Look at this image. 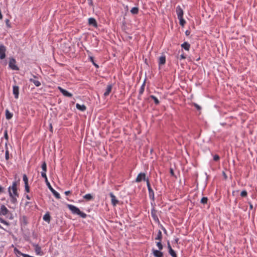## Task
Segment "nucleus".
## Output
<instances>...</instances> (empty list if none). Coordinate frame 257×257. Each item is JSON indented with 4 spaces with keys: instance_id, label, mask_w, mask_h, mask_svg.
<instances>
[{
    "instance_id": "obj_25",
    "label": "nucleus",
    "mask_w": 257,
    "mask_h": 257,
    "mask_svg": "<svg viewBox=\"0 0 257 257\" xmlns=\"http://www.w3.org/2000/svg\"><path fill=\"white\" fill-rule=\"evenodd\" d=\"M145 83H144L143 84V85L141 86V88H140V90H139V95L140 96H141L142 95V94L144 93V90H145Z\"/></svg>"
},
{
    "instance_id": "obj_8",
    "label": "nucleus",
    "mask_w": 257,
    "mask_h": 257,
    "mask_svg": "<svg viewBox=\"0 0 257 257\" xmlns=\"http://www.w3.org/2000/svg\"><path fill=\"white\" fill-rule=\"evenodd\" d=\"M109 195L111 198V204L113 206H115L118 204V200L116 199V197L113 194V193H110Z\"/></svg>"
},
{
    "instance_id": "obj_17",
    "label": "nucleus",
    "mask_w": 257,
    "mask_h": 257,
    "mask_svg": "<svg viewBox=\"0 0 257 257\" xmlns=\"http://www.w3.org/2000/svg\"><path fill=\"white\" fill-rule=\"evenodd\" d=\"M76 107L78 109H79L82 111H84L86 109V107L85 105H84V104L81 105L79 103H77L76 104Z\"/></svg>"
},
{
    "instance_id": "obj_34",
    "label": "nucleus",
    "mask_w": 257,
    "mask_h": 257,
    "mask_svg": "<svg viewBox=\"0 0 257 257\" xmlns=\"http://www.w3.org/2000/svg\"><path fill=\"white\" fill-rule=\"evenodd\" d=\"M157 245L160 250H162L163 249V245L160 241L157 242Z\"/></svg>"
},
{
    "instance_id": "obj_29",
    "label": "nucleus",
    "mask_w": 257,
    "mask_h": 257,
    "mask_svg": "<svg viewBox=\"0 0 257 257\" xmlns=\"http://www.w3.org/2000/svg\"><path fill=\"white\" fill-rule=\"evenodd\" d=\"M150 97L154 100L155 103L156 105H158L159 104L160 101L156 96H155L154 95H151Z\"/></svg>"
},
{
    "instance_id": "obj_50",
    "label": "nucleus",
    "mask_w": 257,
    "mask_h": 257,
    "mask_svg": "<svg viewBox=\"0 0 257 257\" xmlns=\"http://www.w3.org/2000/svg\"><path fill=\"white\" fill-rule=\"evenodd\" d=\"M186 35H189L190 32L188 31H186L185 32Z\"/></svg>"
},
{
    "instance_id": "obj_11",
    "label": "nucleus",
    "mask_w": 257,
    "mask_h": 257,
    "mask_svg": "<svg viewBox=\"0 0 257 257\" xmlns=\"http://www.w3.org/2000/svg\"><path fill=\"white\" fill-rule=\"evenodd\" d=\"M112 89V85L111 84H109L107 85L106 88L105 89V91L104 93V96L106 97L108 96L111 92Z\"/></svg>"
},
{
    "instance_id": "obj_16",
    "label": "nucleus",
    "mask_w": 257,
    "mask_h": 257,
    "mask_svg": "<svg viewBox=\"0 0 257 257\" xmlns=\"http://www.w3.org/2000/svg\"><path fill=\"white\" fill-rule=\"evenodd\" d=\"M151 214H152V216L153 219L155 221V223L158 222L159 218H158L157 215H156V211L154 209L152 210Z\"/></svg>"
},
{
    "instance_id": "obj_18",
    "label": "nucleus",
    "mask_w": 257,
    "mask_h": 257,
    "mask_svg": "<svg viewBox=\"0 0 257 257\" xmlns=\"http://www.w3.org/2000/svg\"><path fill=\"white\" fill-rule=\"evenodd\" d=\"M181 47L184 48L186 51H189L190 48V45L188 42H184L181 45Z\"/></svg>"
},
{
    "instance_id": "obj_32",
    "label": "nucleus",
    "mask_w": 257,
    "mask_h": 257,
    "mask_svg": "<svg viewBox=\"0 0 257 257\" xmlns=\"http://www.w3.org/2000/svg\"><path fill=\"white\" fill-rule=\"evenodd\" d=\"M42 172H47V164L45 162H44L42 165Z\"/></svg>"
},
{
    "instance_id": "obj_42",
    "label": "nucleus",
    "mask_w": 257,
    "mask_h": 257,
    "mask_svg": "<svg viewBox=\"0 0 257 257\" xmlns=\"http://www.w3.org/2000/svg\"><path fill=\"white\" fill-rule=\"evenodd\" d=\"M194 105L195 106V107L196 108V109L197 110H200L201 109V107L199 105H198L197 104L194 103Z\"/></svg>"
},
{
    "instance_id": "obj_7",
    "label": "nucleus",
    "mask_w": 257,
    "mask_h": 257,
    "mask_svg": "<svg viewBox=\"0 0 257 257\" xmlns=\"http://www.w3.org/2000/svg\"><path fill=\"white\" fill-rule=\"evenodd\" d=\"M58 89L60 90V91L63 94V95H64L65 96H67V97H71L72 96V94L69 92L68 91H67V90H66L65 89L62 88L60 86H59L58 87Z\"/></svg>"
},
{
    "instance_id": "obj_55",
    "label": "nucleus",
    "mask_w": 257,
    "mask_h": 257,
    "mask_svg": "<svg viewBox=\"0 0 257 257\" xmlns=\"http://www.w3.org/2000/svg\"><path fill=\"white\" fill-rule=\"evenodd\" d=\"M29 203V202H27L26 203V205H27Z\"/></svg>"
},
{
    "instance_id": "obj_40",
    "label": "nucleus",
    "mask_w": 257,
    "mask_h": 257,
    "mask_svg": "<svg viewBox=\"0 0 257 257\" xmlns=\"http://www.w3.org/2000/svg\"><path fill=\"white\" fill-rule=\"evenodd\" d=\"M14 251L16 253H18L19 254L21 255L22 256V254H24L23 253H22L20 251H19L18 249H17L16 248H15L14 249Z\"/></svg>"
},
{
    "instance_id": "obj_24",
    "label": "nucleus",
    "mask_w": 257,
    "mask_h": 257,
    "mask_svg": "<svg viewBox=\"0 0 257 257\" xmlns=\"http://www.w3.org/2000/svg\"><path fill=\"white\" fill-rule=\"evenodd\" d=\"M83 198L87 200H90L93 199V197L90 194H87L83 196Z\"/></svg>"
},
{
    "instance_id": "obj_20",
    "label": "nucleus",
    "mask_w": 257,
    "mask_h": 257,
    "mask_svg": "<svg viewBox=\"0 0 257 257\" xmlns=\"http://www.w3.org/2000/svg\"><path fill=\"white\" fill-rule=\"evenodd\" d=\"M148 191H149V197H150V199L154 200V197H155L154 191L153 190L152 188L148 189Z\"/></svg>"
},
{
    "instance_id": "obj_10",
    "label": "nucleus",
    "mask_w": 257,
    "mask_h": 257,
    "mask_svg": "<svg viewBox=\"0 0 257 257\" xmlns=\"http://www.w3.org/2000/svg\"><path fill=\"white\" fill-rule=\"evenodd\" d=\"M13 93L15 95V98L18 99L19 95V87L18 86H14L13 87Z\"/></svg>"
},
{
    "instance_id": "obj_53",
    "label": "nucleus",
    "mask_w": 257,
    "mask_h": 257,
    "mask_svg": "<svg viewBox=\"0 0 257 257\" xmlns=\"http://www.w3.org/2000/svg\"><path fill=\"white\" fill-rule=\"evenodd\" d=\"M93 64L96 67H98V65H96V64H95L94 63H93Z\"/></svg>"
},
{
    "instance_id": "obj_35",
    "label": "nucleus",
    "mask_w": 257,
    "mask_h": 257,
    "mask_svg": "<svg viewBox=\"0 0 257 257\" xmlns=\"http://www.w3.org/2000/svg\"><path fill=\"white\" fill-rule=\"evenodd\" d=\"M247 195V193L245 190L242 191L240 193L241 197H246Z\"/></svg>"
},
{
    "instance_id": "obj_31",
    "label": "nucleus",
    "mask_w": 257,
    "mask_h": 257,
    "mask_svg": "<svg viewBox=\"0 0 257 257\" xmlns=\"http://www.w3.org/2000/svg\"><path fill=\"white\" fill-rule=\"evenodd\" d=\"M23 180L24 182L25 185L28 184V178L26 174L23 175Z\"/></svg>"
},
{
    "instance_id": "obj_19",
    "label": "nucleus",
    "mask_w": 257,
    "mask_h": 257,
    "mask_svg": "<svg viewBox=\"0 0 257 257\" xmlns=\"http://www.w3.org/2000/svg\"><path fill=\"white\" fill-rule=\"evenodd\" d=\"M50 190L52 191L53 195L56 197V198L59 199L60 198V194L55 191L51 186L50 187Z\"/></svg>"
},
{
    "instance_id": "obj_2",
    "label": "nucleus",
    "mask_w": 257,
    "mask_h": 257,
    "mask_svg": "<svg viewBox=\"0 0 257 257\" xmlns=\"http://www.w3.org/2000/svg\"><path fill=\"white\" fill-rule=\"evenodd\" d=\"M68 208L73 214L79 215L83 218H85L86 216V214L85 213L81 212L78 208L73 205L68 204Z\"/></svg>"
},
{
    "instance_id": "obj_3",
    "label": "nucleus",
    "mask_w": 257,
    "mask_h": 257,
    "mask_svg": "<svg viewBox=\"0 0 257 257\" xmlns=\"http://www.w3.org/2000/svg\"><path fill=\"white\" fill-rule=\"evenodd\" d=\"M9 66L10 68L14 70H18L19 68L16 65V61L14 58H11L10 60Z\"/></svg>"
},
{
    "instance_id": "obj_13",
    "label": "nucleus",
    "mask_w": 257,
    "mask_h": 257,
    "mask_svg": "<svg viewBox=\"0 0 257 257\" xmlns=\"http://www.w3.org/2000/svg\"><path fill=\"white\" fill-rule=\"evenodd\" d=\"M166 63V57L165 55H162L159 58V66L160 67L162 65H163Z\"/></svg>"
},
{
    "instance_id": "obj_37",
    "label": "nucleus",
    "mask_w": 257,
    "mask_h": 257,
    "mask_svg": "<svg viewBox=\"0 0 257 257\" xmlns=\"http://www.w3.org/2000/svg\"><path fill=\"white\" fill-rule=\"evenodd\" d=\"M5 157L7 160H8L9 159V153L8 150H6V151Z\"/></svg>"
},
{
    "instance_id": "obj_51",
    "label": "nucleus",
    "mask_w": 257,
    "mask_h": 257,
    "mask_svg": "<svg viewBox=\"0 0 257 257\" xmlns=\"http://www.w3.org/2000/svg\"><path fill=\"white\" fill-rule=\"evenodd\" d=\"M45 182L47 183V184L48 183V179H47V177H46V179H45Z\"/></svg>"
},
{
    "instance_id": "obj_46",
    "label": "nucleus",
    "mask_w": 257,
    "mask_h": 257,
    "mask_svg": "<svg viewBox=\"0 0 257 257\" xmlns=\"http://www.w3.org/2000/svg\"><path fill=\"white\" fill-rule=\"evenodd\" d=\"M0 220H1V223H4V224H6V225H8V224L6 222L4 221L3 220H2L1 219H0Z\"/></svg>"
},
{
    "instance_id": "obj_39",
    "label": "nucleus",
    "mask_w": 257,
    "mask_h": 257,
    "mask_svg": "<svg viewBox=\"0 0 257 257\" xmlns=\"http://www.w3.org/2000/svg\"><path fill=\"white\" fill-rule=\"evenodd\" d=\"M219 156L217 155H215L214 157H213V160L215 161H217L219 160Z\"/></svg>"
},
{
    "instance_id": "obj_14",
    "label": "nucleus",
    "mask_w": 257,
    "mask_h": 257,
    "mask_svg": "<svg viewBox=\"0 0 257 257\" xmlns=\"http://www.w3.org/2000/svg\"><path fill=\"white\" fill-rule=\"evenodd\" d=\"M88 24L89 25L93 26L95 27L97 26V22L94 18H90L88 19Z\"/></svg>"
},
{
    "instance_id": "obj_52",
    "label": "nucleus",
    "mask_w": 257,
    "mask_h": 257,
    "mask_svg": "<svg viewBox=\"0 0 257 257\" xmlns=\"http://www.w3.org/2000/svg\"><path fill=\"white\" fill-rule=\"evenodd\" d=\"M47 185H48V186H49V188H50V187L51 186V185H50V183H49V182H48Z\"/></svg>"
},
{
    "instance_id": "obj_45",
    "label": "nucleus",
    "mask_w": 257,
    "mask_h": 257,
    "mask_svg": "<svg viewBox=\"0 0 257 257\" xmlns=\"http://www.w3.org/2000/svg\"><path fill=\"white\" fill-rule=\"evenodd\" d=\"M4 192V188L0 186V194Z\"/></svg>"
},
{
    "instance_id": "obj_23",
    "label": "nucleus",
    "mask_w": 257,
    "mask_h": 257,
    "mask_svg": "<svg viewBox=\"0 0 257 257\" xmlns=\"http://www.w3.org/2000/svg\"><path fill=\"white\" fill-rule=\"evenodd\" d=\"M30 81L33 82L36 86L39 87L41 85V82L38 80L31 78Z\"/></svg>"
},
{
    "instance_id": "obj_27",
    "label": "nucleus",
    "mask_w": 257,
    "mask_h": 257,
    "mask_svg": "<svg viewBox=\"0 0 257 257\" xmlns=\"http://www.w3.org/2000/svg\"><path fill=\"white\" fill-rule=\"evenodd\" d=\"M131 12L133 14H137L139 13V9L137 7H134L131 10Z\"/></svg>"
},
{
    "instance_id": "obj_43",
    "label": "nucleus",
    "mask_w": 257,
    "mask_h": 257,
    "mask_svg": "<svg viewBox=\"0 0 257 257\" xmlns=\"http://www.w3.org/2000/svg\"><path fill=\"white\" fill-rule=\"evenodd\" d=\"M4 137H5V139H6V140H8L9 137H8V133H7V131H6L5 132Z\"/></svg>"
},
{
    "instance_id": "obj_21",
    "label": "nucleus",
    "mask_w": 257,
    "mask_h": 257,
    "mask_svg": "<svg viewBox=\"0 0 257 257\" xmlns=\"http://www.w3.org/2000/svg\"><path fill=\"white\" fill-rule=\"evenodd\" d=\"M153 253L156 257H162L163 255L162 252L158 250H153Z\"/></svg>"
},
{
    "instance_id": "obj_30",
    "label": "nucleus",
    "mask_w": 257,
    "mask_h": 257,
    "mask_svg": "<svg viewBox=\"0 0 257 257\" xmlns=\"http://www.w3.org/2000/svg\"><path fill=\"white\" fill-rule=\"evenodd\" d=\"M179 20V24L180 25L183 27L185 25V24L186 23V21L184 20V19H183V18H178Z\"/></svg>"
},
{
    "instance_id": "obj_41",
    "label": "nucleus",
    "mask_w": 257,
    "mask_h": 257,
    "mask_svg": "<svg viewBox=\"0 0 257 257\" xmlns=\"http://www.w3.org/2000/svg\"><path fill=\"white\" fill-rule=\"evenodd\" d=\"M46 172H41V176L44 179H46V177H47V175H46Z\"/></svg>"
},
{
    "instance_id": "obj_33",
    "label": "nucleus",
    "mask_w": 257,
    "mask_h": 257,
    "mask_svg": "<svg viewBox=\"0 0 257 257\" xmlns=\"http://www.w3.org/2000/svg\"><path fill=\"white\" fill-rule=\"evenodd\" d=\"M207 201H208V198L206 197H203L201 199V203L203 204H206L207 203Z\"/></svg>"
},
{
    "instance_id": "obj_44",
    "label": "nucleus",
    "mask_w": 257,
    "mask_h": 257,
    "mask_svg": "<svg viewBox=\"0 0 257 257\" xmlns=\"http://www.w3.org/2000/svg\"><path fill=\"white\" fill-rule=\"evenodd\" d=\"M186 56L185 55V54H181V55H180V60H182V59H186Z\"/></svg>"
},
{
    "instance_id": "obj_36",
    "label": "nucleus",
    "mask_w": 257,
    "mask_h": 257,
    "mask_svg": "<svg viewBox=\"0 0 257 257\" xmlns=\"http://www.w3.org/2000/svg\"><path fill=\"white\" fill-rule=\"evenodd\" d=\"M25 189L26 192L29 193L30 192V187L29 184L25 185Z\"/></svg>"
},
{
    "instance_id": "obj_15",
    "label": "nucleus",
    "mask_w": 257,
    "mask_h": 257,
    "mask_svg": "<svg viewBox=\"0 0 257 257\" xmlns=\"http://www.w3.org/2000/svg\"><path fill=\"white\" fill-rule=\"evenodd\" d=\"M168 248H169V252L170 254L172 257H177V254L176 253L175 251L172 248L170 244L169 243H168Z\"/></svg>"
},
{
    "instance_id": "obj_38",
    "label": "nucleus",
    "mask_w": 257,
    "mask_h": 257,
    "mask_svg": "<svg viewBox=\"0 0 257 257\" xmlns=\"http://www.w3.org/2000/svg\"><path fill=\"white\" fill-rule=\"evenodd\" d=\"M146 182H147V186L148 189L151 188V184H150V182H149V179L148 178V179L146 180Z\"/></svg>"
},
{
    "instance_id": "obj_9",
    "label": "nucleus",
    "mask_w": 257,
    "mask_h": 257,
    "mask_svg": "<svg viewBox=\"0 0 257 257\" xmlns=\"http://www.w3.org/2000/svg\"><path fill=\"white\" fill-rule=\"evenodd\" d=\"M176 11L178 18H181L183 17L184 12L180 6L177 7Z\"/></svg>"
},
{
    "instance_id": "obj_4",
    "label": "nucleus",
    "mask_w": 257,
    "mask_h": 257,
    "mask_svg": "<svg viewBox=\"0 0 257 257\" xmlns=\"http://www.w3.org/2000/svg\"><path fill=\"white\" fill-rule=\"evenodd\" d=\"M148 178H146V175L145 173H139L135 180V182L137 183H139L142 181H146Z\"/></svg>"
},
{
    "instance_id": "obj_26",
    "label": "nucleus",
    "mask_w": 257,
    "mask_h": 257,
    "mask_svg": "<svg viewBox=\"0 0 257 257\" xmlns=\"http://www.w3.org/2000/svg\"><path fill=\"white\" fill-rule=\"evenodd\" d=\"M162 237V232L160 230H159L157 236L155 237L156 240H161Z\"/></svg>"
},
{
    "instance_id": "obj_6",
    "label": "nucleus",
    "mask_w": 257,
    "mask_h": 257,
    "mask_svg": "<svg viewBox=\"0 0 257 257\" xmlns=\"http://www.w3.org/2000/svg\"><path fill=\"white\" fill-rule=\"evenodd\" d=\"M33 246L34 247L36 254L39 255H42L43 254V253L41 250V247L38 244L33 243Z\"/></svg>"
},
{
    "instance_id": "obj_47",
    "label": "nucleus",
    "mask_w": 257,
    "mask_h": 257,
    "mask_svg": "<svg viewBox=\"0 0 257 257\" xmlns=\"http://www.w3.org/2000/svg\"><path fill=\"white\" fill-rule=\"evenodd\" d=\"M249 208L250 209H253V205L251 203H249Z\"/></svg>"
},
{
    "instance_id": "obj_48",
    "label": "nucleus",
    "mask_w": 257,
    "mask_h": 257,
    "mask_svg": "<svg viewBox=\"0 0 257 257\" xmlns=\"http://www.w3.org/2000/svg\"><path fill=\"white\" fill-rule=\"evenodd\" d=\"M70 193H71V192H70V191H65V194L66 195H69Z\"/></svg>"
},
{
    "instance_id": "obj_12",
    "label": "nucleus",
    "mask_w": 257,
    "mask_h": 257,
    "mask_svg": "<svg viewBox=\"0 0 257 257\" xmlns=\"http://www.w3.org/2000/svg\"><path fill=\"white\" fill-rule=\"evenodd\" d=\"M9 212V210L4 205H1L0 208V215H6Z\"/></svg>"
},
{
    "instance_id": "obj_1",
    "label": "nucleus",
    "mask_w": 257,
    "mask_h": 257,
    "mask_svg": "<svg viewBox=\"0 0 257 257\" xmlns=\"http://www.w3.org/2000/svg\"><path fill=\"white\" fill-rule=\"evenodd\" d=\"M18 183L14 181L12 183V185L8 188L9 194L10 197L11 202L15 204L17 202V198L19 197V193L18 192Z\"/></svg>"
},
{
    "instance_id": "obj_54",
    "label": "nucleus",
    "mask_w": 257,
    "mask_h": 257,
    "mask_svg": "<svg viewBox=\"0 0 257 257\" xmlns=\"http://www.w3.org/2000/svg\"><path fill=\"white\" fill-rule=\"evenodd\" d=\"M90 59H91V60L93 62V58H92V57H91V58H90Z\"/></svg>"
},
{
    "instance_id": "obj_28",
    "label": "nucleus",
    "mask_w": 257,
    "mask_h": 257,
    "mask_svg": "<svg viewBox=\"0 0 257 257\" xmlns=\"http://www.w3.org/2000/svg\"><path fill=\"white\" fill-rule=\"evenodd\" d=\"M43 219L49 222L50 219V214L49 213H46L43 216Z\"/></svg>"
},
{
    "instance_id": "obj_49",
    "label": "nucleus",
    "mask_w": 257,
    "mask_h": 257,
    "mask_svg": "<svg viewBox=\"0 0 257 257\" xmlns=\"http://www.w3.org/2000/svg\"><path fill=\"white\" fill-rule=\"evenodd\" d=\"M26 198H27V199H28V200H30V197L29 196V195H27L26 196Z\"/></svg>"
},
{
    "instance_id": "obj_5",
    "label": "nucleus",
    "mask_w": 257,
    "mask_h": 257,
    "mask_svg": "<svg viewBox=\"0 0 257 257\" xmlns=\"http://www.w3.org/2000/svg\"><path fill=\"white\" fill-rule=\"evenodd\" d=\"M6 48L3 45L0 46V59L3 60L6 57Z\"/></svg>"
},
{
    "instance_id": "obj_56",
    "label": "nucleus",
    "mask_w": 257,
    "mask_h": 257,
    "mask_svg": "<svg viewBox=\"0 0 257 257\" xmlns=\"http://www.w3.org/2000/svg\"><path fill=\"white\" fill-rule=\"evenodd\" d=\"M9 22V20H7V23H8Z\"/></svg>"
},
{
    "instance_id": "obj_22",
    "label": "nucleus",
    "mask_w": 257,
    "mask_h": 257,
    "mask_svg": "<svg viewBox=\"0 0 257 257\" xmlns=\"http://www.w3.org/2000/svg\"><path fill=\"white\" fill-rule=\"evenodd\" d=\"M13 114L12 113L10 112L8 109H6V117L7 119H10L13 117Z\"/></svg>"
}]
</instances>
